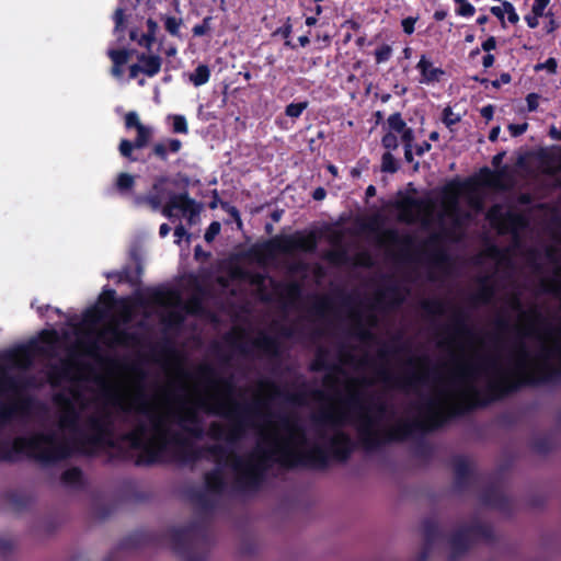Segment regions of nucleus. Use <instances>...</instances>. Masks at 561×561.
I'll use <instances>...</instances> for the list:
<instances>
[{"mask_svg":"<svg viewBox=\"0 0 561 561\" xmlns=\"http://www.w3.org/2000/svg\"><path fill=\"white\" fill-rule=\"evenodd\" d=\"M135 184V176L128 174V173H121L117 176L116 180V187L117 190L125 194L131 191Z\"/></svg>","mask_w":561,"mask_h":561,"instance_id":"obj_15","label":"nucleus"},{"mask_svg":"<svg viewBox=\"0 0 561 561\" xmlns=\"http://www.w3.org/2000/svg\"><path fill=\"white\" fill-rule=\"evenodd\" d=\"M430 139H432V140H437V139H438V134H437L436 131L432 133V134L430 135Z\"/></svg>","mask_w":561,"mask_h":561,"instance_id":"obj_61","label":"nucleus"},{"mask_svg":"<svg viewBox=\"0 0 561 561\" xmlns=\"http://www.w3.org/2000/svg\"><path fill=\"white\" fill-rule=\"evenodd\" d=\"M180 25L181 22L173 16L168 18L164 23L165 30L172 35H176L179 33Z\"/></svg>","mask_w":561,"mask_h":561,"instance_id":"obj_28","label":"nucleus"},{"mask_svg":"<svg viewBox=\"0 0 561 561\" xmlns=\"http://www.w3.org/2000/svg\"><path fill=\"white\" fill-rule=\"evenodd\" d=\"M147 26H148V33L153 34V36H156V32L158 30V24L153 20L149 19L147 21Z\"/></svg>","mask_w":561,"mask_h":561,"instance_id":"obj_44","label":"nucleus"},{"mask_svg":"<svg viewBox=\"0 0 561 561\" xmlns=\"http://www.w3.org/2000/svg\"><path fill=\"white\" fill-rule=\"evenodd\" d=\"M416 69L421 73L420 82L425 84L438 82L445 75L444 70L442 68L435 67L425 55L421 56L416 65Z\"/></svg>","mask_w":561,"mask_h":561,"instance_id":"obj_10","label":"nucleus"},{"mask_svg":"<svg viewBox=\"0 0 561 561\" xmlns=\"http://www.w3.org/2000/svg\"><path fill=\"white\" fill-rule=\"evenodd\" d=\"M207 484L210 489L213 490H217L220 488L221 485V482L220 481H217V478L216 477H211V476H208L207 477Z\"/></svg>","mask_w":561,"mask_h":561,"instance_id":"obj_41","label":"nucleus"},{"mask_svg":"<svg viewBox=\"0 0 561 561\" xmlns=\"http://www.w3.org/2000/svg\"><path fill=\"white\" fill-rule=\"evenodd\" d=\"M426 206L420 199L407 198L400 204L399 216L407 222L423 220L426 217Z\"/></svg>","mask_w":561,"mask_h":561,"instance_id":"obj_8","label":"nucleus"},{"mask_svg":"<svg viewBox=\"0 0 561 561\" xmlns=\"http://www.w3.org/2000/svg\"><path fill=\"white\" fill-rule=\"evenodd\" d=\"M64 481L68 484H76L80 481L81 479V472L80 470H78L77 468H71V469H68L65 473H64Z\"/></svg>","mask_w":561,"mask_h":561,"instance_id":"obj_24","label":"nucleus"},{"mask_svg":"<svg viewBox=\"0 0 561 561\" xmlns=\"http://www.w3.org/2000/svg\"><path fill=\"white\" fill-rule=\"evenodd\" d=\"M18 409L16 391L0 381V425L8 422Z\"/></svg>","mask_w":561,"mask_h":561,"instance_id":"obj_9","label":"nucleus"},{"mask_svg":"<svg viewBox=\"0 0 561 561\" xmlns=\"http://www.w3.org/2000/svg\"><path fill=\"white\" fill-rule=\"evenodd\" d=\"M447 16V12L443 10L435 11L434 19L436 21H443Z\"/></svg>","mask_w":561,"mask_h":561,"instance_id":"obj_48","label":"nucleus"},{"mask_svg":"<svg viewBox=\"0 0 561 561\" xmlns=\"http://www.w3.org/2000/svg\"><path fill=\"white\" fill-rule=\"evenodd\" d=\"M100 312L98 309L88 311L83 317V325L88 331L94 332L98 330L100 321Z\"/></svg>","mask_w":561,"mask_h":561,"instance_id":"obj_16","label":"nucleus"},{"mask_svg":"<svg viewBox=\"0 0 561 561\" xmlns=\"http://www.w3.org/2000/svg\"><path fill=\"white\" fill-rule=\"evenodd\" d=\"M167 183V179L158 180L153 185V192L148 196L136 197L135 204L138 206L148 204L153 210H157L167 201L165 206L162 208V214L165 217L173 218L180 211L183 215H188L192 221L198 214L195 203L186 195H171L165 188Z\"/></svg>","mask_w":561,"mask_h":561,"instance_id":"obj_5","label":"nucleus"},{"mask_svg":"<svg viewBox=\"0 0 561 561\" xmlns=\"http://www.w3.org/2000/svg\"><path fill=\"white\" fill-rule=\"evenodd\" d=\"M210 78V70L206 65H199L191 75L190 81L195 87H201L206 84Z\"/></svg>","mask_w":561,"mask_h":561,"instance_id":"obj_14","label":"nucleus"},{"mask_svg":"<svg viewBox=\"0 0 561 561\" xmlns=\"http://www.w3.org/2000/svg\"><path fill=\"white\" fill-rule=\"evenodd\" d=\"M492 14H494L504 25L505 18L511 24H516L519 21V16L515 11L513 4L508 1H503L500 5L491 8Z\"/></svg>","mask_w":561,"mask_h":561,"instance_id":"obj_11","label":"nucleus"},{"mask_svg":"<svg viewBox=\"0 0 561 561\" xmlns=\"http://www.w3.org/2000/svg\"><path fill=\"white\" fill-rule=\"evenodd\" d=\"M389 437H390V438H400V437H401V435H400V434H398V433H391V434H389Z\"/></svg>","mask_w":561,"mask_h":561,"instance_id":"obj_64","label":"nucleus"},{"mask_svg":"<svg viewBox=\"0 0 561 561\" xmlns=\"http://www.w3.org/2000/svg\"><path fill=\"white\" fill-rule=\"evenodd\" d=\"M231 215H232V216H233L238 221L240 220V218H239V213H238V210H237V209H234V208H233V209L231 210Z\"/></svg>","mask_w":561,"mask_h":561,"instance_id":"obj_58","label":"nucleus"},{"mask_svg":"<svg viewBox=\"0 0 561 561\" xmlns=\"http://www.w3.org/2000/svg\"><path fill=\"white\" fill-rule=\"evenodd\" d=\"M153 152L162 158V159H165L167 158V154H168V150H167V144L165 141L163 142H159V144H156L154 147H153Z\"/></svg>","mask_w":561,"mask_h":561,"instance_id":"obj_34","label":"nucleus"},{"mask_svg":"<svg viewBox=\"0 0 561 561\" xmlns=\"http://www.w3.org/2000/svg\"><path fill=\"white\" fill-rule=\"evenodd\" d=\"M548 4H549V0H534L533 7H531V13L542 16Z\"/></svg>","mask_w":561,"mask_h":561,"instance_id":"obj_29","label":"nucleus"},{"mask_svg":"<svg viewBox=\"0 0 561 561\" xmlns=\"http://www.w3.org/2000/svg\"><path fill=\"white\" fill-rule=\"evenodd\" d=\"M141 72V67L139 64H135L129 68V77L131 79L136 78Z\"/></svg>","mask_w":561,"mask_h":561,"instance_id":"obj_43","label":"nucleus"},{"mask_svg":"<svg viewBox=\"0 0 561 561\" xmlns=\"http://www.w3.org/2000/svg\"><path fill=\"white\" fill-rule=\"evenodd\" d=\"M209 403L193 394L185 400L147 396L138 386L116 392L105 400L83 402L79 396L60 407L58 428L16 440V448L39 461H55L79 451L92 454L112 444L116 417L130 420V446L145 454L147 461L164 459L169 451L188 454L190 439L203 433L199 413Z\"/></svg>","mask_w":561,"mask_h":561,"instance_id":"obj_1","label":"nucleus"},{"mask_svg":"<svg viewBox=\"0 0 561 561\" xmlns=\"http://www.w3.org/2000/svg\"><path fill=\"white\" fill-rule=\"evenodd\" d=\"M306 23H307V25H313L316 23V19L314 18H308L306 20Z\"/></svg>","mask_w":561,"mask_h":561,"instance_id":"obj_57","label":"nucleus"},{"mask_svg":"<svg viewBox=\"0 0 561 561\" xmlns=\"http://www.w3.org/2000/svg\"><path fill=\"white\" fill-rule=\"evenodd\" d=\"M381 169L385 172H394L397 171V162L393 156L390 152H386L382 156Z\"/></svg>","mask_w":561,"mask_h":561,"instance_id":"obj_23","label":"nucleus"},{"mask_svg":"<svg viewBox=\"0 0 561 561\" xmlns=\"http://www.w3.org/2000/svg\"><path fill=\"white\" fill-rule=\"evenodd\" d=\"M168 152H178L181 149V141L179 139H168L165 140Z\"/></svg>","mask_w":561,"mask_h":561,"instance_id":"obj_33","label":"nucleus"},{"mask_svg":"<svg viewBox=\"0 0 561 561\" xmlns=\"http://www.w3.org/2000/svg\"><path fill=\"white\" fill-rule=\"evenodd\" d=\"M108 56L113 61V68H112V75L119 79L123 76V67L127 64L129 59V51L122 49V50H115L110 49Z\"/></svg>","mask_w":561,"mask_h":561,"instance_id":"obj_12","label":"nucleus"},{"mask_svg":"<svg viewBox=\"0 0 561 561\" xmlns=\"http://www.w3.org/2000/svg\"><path fill=\"white\" fill-rule=\"evenodd\" d=\"M124 13L123 10L118 9L115 12L116 30L123 24Z\"/></svg>","mask_w":561,"mask_h":561,"instance_id":"obj_45","label":"nucleus"},{"mask_svg":"<svg viewBox=\"0 0 561 561\" xmlns=\"http://www.w3.org/2000/svg\"><path fill=\"white\" fill-rule=\"evenodd\" d=\"M113 295H114V291L110 290V291H104L102 297L108 296V298L112 299Z\"/></svg>","mask_w":561,"mask_h":561,"instance_id":"obj_59","label":"nucleus"},{"mask_svg":"<svg viewBox=\"0 0 561 561\" xmlns=\"http://www.w3.org/2000/svg\"><path fill=\"white\" fill-rule=\"evenodd\" d=\"M193 32L195 35H203L204 34V28L202 26H195L193 28Z\"/></svg>","mask_w":561,"mask_h":561,"instance_id":"obj_55","label":"nucleus"},{"mask_svg":"<svg viewBox=\"0 0 561 561\" xmlns=\"http://www.w3.org/2000/svg\"><path fill=\"white\" fill-rule=\"evenodd\" d=\"M125 126L128 129H136L137 137L135 139V147L137 149L145 148L149 144L152 137V128L150 126L144 125L136 112H128L125 115Z\"/></svg>","mask_w":561,"mask_h":561,"instance_id":"obj_7","label":"nucleus"},{"mask_svg":"<svg viewBox=\"0 0 561 561\" xmlns=\"http://www.w3.org/2000/svg\"><path fill=\"white\" fill-rule=\"evenodd\" d=\"M488 22V16L486 15H481L477 19V23L482 25V24H485Z\"/></svg>","mask_w":561,"mask_h":561,"instance_id":"obj_54","label":"nucleus"},{"mask_svg":"<svg viewBox=\"0 0 561 561\" xmlns=\"http://www.w3.org/2000/svg\"><path fill=\"white\" fill-rule=\"evenodd\" d=\"M130 38L135 42L138 43V45L142 46V47H146V48H150L151 45L153 44L154 39H156V36H153V34H150V33H147V34H142L139 38L137 37L136 33L135 32H131L130 33Z\"/></svg>","mask_w":561,"mask_h":561,"instance_id":"obj_22","label":"nucleus"},{"mask_svg":"<svg viewBox=\"0 0 561 561\" xmlns=\"http://www.w3.org/2000/svg\"><path fill=\"white\" fill-rule=\"evenodd\" d=\"M501 210V207L500 206H494L492 207L489 213H488V218L490 219L491 224L499 227L500 229L502 228V224L497 221L496 219V216H497V213H500Z\"/></svg>","mask_w":561,"mask_h":561,"instance_id":"obj_32","label":"nucleus"},{"mask_svg":"<svg viewBox=\"0 0 561 561\" xmlns=\"http://www.w3.org/2000/svg\"><path fill=\"white\" fill-rule=\"evenodd\" d=\"M392 55V48L389 45H381L375 50V58L378 64L389 60Z\"/></svg>","mask_w":561,"mask_h":561,"instance_id":"obj_21","label":"nucleus"},{"mask_svg":"<svg viewBox=\"0 0 561 561\" xmlns=\"http://www.w3.org/2000/svg\"><path fill=\"white\" fill-rule=\"evenodd\" d=\"M375 193H376V188H375L373 185H369V186L367 187V190H366V194H367L368 196H374V195H375Z\"/></svg>","mask_w":561,"mask_h":561,"instance_id":"obj_53","label":"nucleus"},{"mask_svg":"<svg viewBox=\"0 0 561 561\" xmlns=\"http://www.w3.org/2000/svg\"><path fill=\"white\" fill-rule=\"evenodd\" d=\"M325 196V191L321 187L317 188L313 193L314 199H322Z\"/></svg>","mask_w":561,"mask_h":561,"instance_id":"obj_49","label":"nucleus"},{"mask_svg":"<svg viewBox=\"0 0 561 561\" xmlns=\"http://www.w3.org/2000/svg\"><path fill=\"white\" fill-rule=\"evenodd\" d=\"M170 119L172 121V129L174 133L187 134V123L184 116L173 115Z\"/></svg>","mask_w":561,"mask_h":561,"instance_id":"obj_18","label":"nucleus"},{"mask_svg":"<svg viewBox=\"0 0 561 561\" xmlns=\"http://www.w3.org/2000/svg\"><path fill=\"white\" fill-rule=\"evenodd\" d=\"M496 39L493 36H490L486 41H484L481 45L482 49L486 53L494 50L496 48Z\"/></svg>","mask_w":561,"mask_h":561,"instance_id":"obj_36","label":"nucleus"},{"mask_svg":"<svg viewBox=\"0 0 561 561\" xmlns=\"http://www.w3.org/2000/svg\"><path fill=\"white\" fill-rule=\"evenodd\" d=\"M186 234V230L183 226L176 227L174 230V237L176 238L175 243L179 244L181 242V239Z\"/></svg>","mask_w":561,"mask_h":561,"instance_id":"obj_39","label":"nucleus"},{"mask_svg":"<svg viewBox=\"0 0 561 561\" xmlns=\"http://www.w3.org/2000/svg\"><path fill=\"white\" fill-rule=\"evenodd\" d=\"M535 335L536 354L520 346L513 355L511 374L523 382H536L552 370L561 369V328L549 333L531 329L529 335Z\"/></svg>","mask_w":561,"mask_h":561,"instance_id":"obj_4","label":"nucleus"},{"mask_svg":"<svg viewBox=\"0 0 561 561\" xmlns=\"http://www.w3.org/2000/svg\"><path fill=\"white\" fill-rule=\"evenodd\" d=\"M170 227L167 224H162L159 228V234L164 238L169 234Z\"/></svg>","mask_w":561,"mask_h":561,"instance_id":"obj_47","label":"nucleus"},{"mask_svg":"<svg viewBox=\"0 0 561 561\" xmlns=\"http://www.w3.org/2000/svg\"><path fill=\"white\" fill-rule=\"evenodd\" d=\"M307 106V102L290 103L286 106V115L293 118H297L302 114Z\"/></svg>","mask_w":561,"mask_h":561,"instance_id":"obj_20","label":"nucleus"},{"mask_svg":"<svg viewBox=\"0 0 561 561\" xmlns=\"http://www.w3.org/2000/svg\"><path fill=\"white\" fill-rule=\"evenodd\" d=\"M556 27H557V25H556L554 21H552V20H551V21H550V23H549V25H548V27H547V32H548V33H549V32H552V31H554V30H556Z\"/></svg>","mask_w":561,"mask_h":561,"instance_id":"obj_56","label":"nucleus"},{"mask_svg":"<svg viewBox=\"0 0 561 561\" xmlns=\"http://www.w3.org/2000/svg\"><path fill=\"white\" fill-rule=\"evenodd\" d=\"M220 229H221L220 224L218 221H213L208 226V228L205 232V236H204L206 242H208V243L211 242L219 234Z\"/></svg>","mask_w":561,"mask_h":561,"instance_id":"obj_25","label":"nucleus"},{"mask_svg":"<svg viewBox=\"0 0 561 561\" xmlns=\"http://www.w3.org/2000/svg\"><path fill=\"white\" fill-rule=\"evenodd\" d=\"M536 71L548 70L550 73H556L557 71V60L554 58H548L545 62L537 64L535 66Z\"/></svg>","mask_w":561,"mask_h":561,"instance_id":"obj_27","label":"nucleus"},{"mask_svg":"<svg viewBox=\"0 0 561 561\" xmlns=\"http://www.w3.org/2000/svg\"><path fill=\"white\" fill-rule=\"evenodd\" d=\"M178 300L179 299H178L176 295L170 294L168 298H165V299L161 298L160 302L163 305L175 306L178 304Z\"/></svg>","mask_w":561,"mask_h":561,"instance_id":"obj_40","label":"nucleus"},{"mask_svg":"<svg viewBox=\"0 0 561 561\" xmlns=\"http://www.w3.org/2000/svg\"><path fill=\"white\" fill-rule=\"evenodd\" d=\"M527 107L529 112H534L538 108L539 105V95L536 93H530L526 98Z\"/></svg>","mask_w":561,"mask_h":561,"instance_id":"obj_30","label":"nucleus"},{"mask_svg":"<svg viewBox=\"0 0 561 561\" xmlns=\"http://www.w3.org/2000/svg\"><path fill=\"white\" fill-rule=\"evenodd\" d=\"M388 133L382 138V145L388 150L397 149L399 146L398 139L402 142L413 140V131L409 128L401 115L396 113L389 116Z\"/></svg>","mask_w":561,"mask_h":561,"instance_id":"obj_6","label":"nucleus"},{"mask_svg":"<svg viewBox=\"0 0 561 561\" xmlns=\"http://www.w3.org/2000/svg\"><path fill=\"white\" fill-rule=\"evenodd\" d=\"M507 373L496 364L478 363L476 359L461 360L453 371L450 380L436 386L432 399L433 421L437 425L443 416L456 404L470 402L483 385L495 388L505 382Z\"/></svg>","mask_w":561,"mask_h":561,"instance_id":"obj_3","label":"nucleus"},{"mask_svg":"<svg viewBox=\"0 0 561 561\" xmlns=\"http://www.w3.org/2000/svg\"><path fill=\"white\" fill-rule=\"evenodd\" d=\"M113 334H114L113 341H114V342H118V341H119V337H118V333L116 332V330H115V329H114Z\"/></svg>","mask_w":561,"mask_h":561,"instance_id":"obj_63","label":"nucleus"},{"mask_svg":"<svg viewBox=\"0 0 561 561\" xmlns=\"http://www.w3.org/2000/svg\"><path fill=\"white\" fill-rule=\"evenodd\" d=\"M541 15H537L535 13H531L530 15H527L525 16V21L527 23V25L530 27V28H535L539 25V18Z\"/></svg>","mask_w":561,"mask_h":561,"instance_id":"obj_37","label":"nucleus"},{"mask_svg":"<svg viewBox=\"0 0 561 561\" xmlns=\"http://www.w3.org/2000/svg\"><path fill=\"white\" fill-rule=\"evenodd\" d=\"M460 119V114L454 113L451 107L448 106L443 111V122L448 128L451 129V127L459 123Z\"/></svg>","mask_w":561,"mask_h":561,"instance_id":"obj_19","label":"nucleus"},{"mask_svg":"<svg viewBox=\"0 0 561 561\" xmlns=\"http://www.w3.org/2000/svg\"><path fill=\"white\" fill-rule=\"evenodd\" d=\"M417 19L416 18H412V16H409L404 20H402V28L404 31V33L407 34H412L414 32V25L416 23Z\"/></svg>","mask_w":561,"mask_h":561,"instance_id":"obj_31","label":"nucleus"},{"mask_svg":"<svg viewBox=\"0 0 561 561\" xmlns=\"http://www.w3.org/2000/svg\"><path fill=\"white\" fill-rule=\"evenodd\" d=\"M329 171H330L332 174H334V175H336V173H337V170H336V168H335L334 165H329Z\"/></svg>","mask_w":561,"mask_h":561,"instance_id":"obj_60","label":"nucleus"},{"mask_svg":"<svg viewBox=\"0 0 561 561\" xmlns=\"http://www.w3.org/2000/svg\"><path fill=\"white\" fill-rule=\"evenodd\" d=\"M458 4L456 13L460 16L470 18L474 14V7L467 0H454Z\"/></svg>","mask_w":561,"mask_h":561,"instance_id":"obj_17","label":"nucleus"},{"mask_svg":"<svg viewBox=\"0 0 561 561\" xmlns=\"http://www.w3.org/2000/svg\"><path fill=\"white\" fill-rule=\"evenodd\" d=\"M494 64V56L491 55V54H488L483 57L482 59V65L484 68H490L492 67Z\"/></svg>","mask_w":561,"mask_h":561,"instance_id":"obj_42","label":"nucleus"},{"mask_svg":"<svg viewBox=\"0 0 561 561\" xmlns=\"http://www.w3.org/2000/svg\"><path fill=\"white\" fill-rule=\"evenodd\" d=\"M499 134H500V127L492 128L490 136H489L490 140L495 141L499 137Z\"/></svg>","mask_w":561,"mask_h":561,"instance_id":"obj_50","label":"nucleus"},{"mask_svg":"<svg viewBox=\"0 0 561 561\" xmlns=\"http://www.w3.org/2000/svg\"><path fill=\"white\" fill-rule=\"evenodd\" d=\"M500 82L503 84L511 82V76L508 73H502L500 77Z\"/></svg>","mask_w":561,"mask_h":561,"instance_id":"obj_51","label":"nucleus"},{"mask_svg":"<svg viewBox=\"0 0 561 561\" xmlns=\"http://www.w3.org/2000/svg\"><path fill=\"white\" fill-rule=\"evenodd\" d=\"M551 138L556 140H561V129H558L557 127L552 126L549 131Z\"/></svg>","mask_w":561,"mask_h":561,"instance_id":"obj_46","label":"nucleus"},{"mask_svg":"<svg viewBox=\"0 0 561 561\" xmlns=\"http://www.w3.org/2000/svg\"><path fill=\"white\" fill-rule=\"evenodd\" d=\"M138 59L141 72L148 77L156 76L161 69V58L159 56L142 54Z\"/></svg>","mask_w":561,"mask_h":561,"instance_id":"obj_13","label":"nucleus"},{"mask_svg":"<svg viewBox=\"0 0 561 561\" xmlns=\"http://www.w3.org/2000/svg\"><path fill=\"white\" fill-rule=\"evenodd\" d=\"M343 424H353L367 439L379 436L380 425L374 412L358 394H352L346 400L332 403L325 411L324 425L329 433L322 435L317 444L308 442L291 420H276L271 415H264L255 425L259 446L253 455L239 459L232 453L234 442L245 432L242 424L211 423L209 436L224 443L225 447L215 446L201 455H195L194 458L207 457L222 468L229 467L242 483L252 486L260 481L270 461L283 466H319L323 465L329 456L344 459L350 453L351 442L340 430Z\"/></svg>","mask_w":561,"mask_h":561,"instance_id":"obj_2","label":"nucleus"},{"mask_svg":"<svg viewBox=\"0 0 561 561\" xmlns=\"http://www.w3.org/2000/svg\"><path fill=\"white\" fill-rule=\"evenodd\" d=\"M481 113L484 117L490 118L492 116V108L490 106L483 107Z\"/></svg>","mask_w":561,"mask_h":561,"instance_id":"obj_52","label":"nucleus"},{"mask_svg":"<svg viewBox=\"0 0 561 561\" xmlns=\"http://www.w3.org/2000/svg\"><path fill=\"white\" fill-rule=\"evenodd\" d=\"M508 129H510L512 136L516 137L526 131L527 124H518V125L512 124L508 126Z\"/></svg>","mask_w":561,"mask_h":561,"instance_id":"obj_35","label":"nucleus"},{"mask_svg":"<svg viewBox=\"0 0 561 561\" xmlns=\"http://www.w3.org/2000/svg\"><path fill=\"white\" fill-rule=\"evenodd\" d=\"M403 54H404V56H405L407 58H409V57H410V54H411V49H410L409 47L404 48Z\"/></svg>","mask_w":561,"mask_h":561,"instance_id":"obj_62","label":"nucleus"},{"mask_svg":"<svg viewBox=\"0 0 561 561\" xmlns=\"http://www.w3.org/2000/svg\"><path fill=\"white\" fill-rule=\"evenodd\" d=\"M404 144V156L405 159L411 162L413 159L412 141H405Z\"/></svg>","mask_w":561,"mask_h":561,"instance_id":"obj_38","label":"nucleus"},{"mask_svg":"<svg viewBox=\"0 0 561 561\" xmlns=\"http://www.w3.org/2000/svg\"><path fill=\"white\" fill-rule=\"evenodd\" d=\"M134 148H136L135 142H131L127 139H122L118 149L123 157L128 158L130 160H135L134 158H131Z\"/></svg>","mask_w":561,"mask_h":561,"instance_id":"obj_26","label":"nucleus"}]
</instances>
